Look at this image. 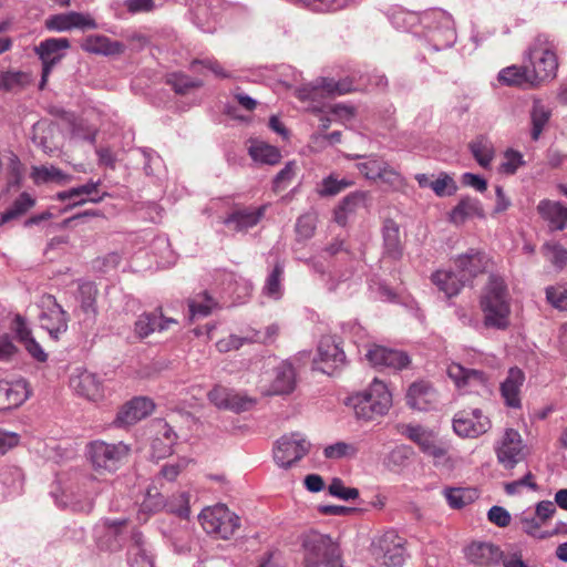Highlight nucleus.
Here are the masks:
<instances>
[{"label": "nucleus", "instance_id": "b1692460", "mask_svg": "<svg viewBox=\"0 0 567 567\" xmlns=\"http://www.w3.org/2000/svg\"><path fill=\"white\" fill-rule=\"evenodd\" d=\"M101 182L89 181L86 184L58 193L60 200H70L72 206L83 205L86 202L100 203L106 194L97 195Z\"/></svg>", "mask_w": 567, "mask_h": 567}, {"label": "nucleus", "instance_id": "bf43d9fd", "mask_svg": "<svg viewBox=\"0 0 567 567\" xmlns=\"http://www.w3.org/2000/svg\"><path fill=\"white\" fill-rule=\"evenodd\" d=\"M543 249L546 251L550 262L558 269H563L567 264V249L559 244H546Z\"/></svg>", "mask_w": 567, "mask_h": 567}, {"label": "nucleus", "instance_id": "69168bd1", "mask_svg": "<svg viewBox=\"0 0 567 567\" xmlns=\"http://www.w3.org/2000/svg\"><path fill=\"white\" fill-rule=\"evenodd\" d=\"M27 75L23 72H4L0 74V89L12 91L23 85Z\"/></svg>", "mask_w": 567, "mask_h": 567}, {"label": "nucleus", "instance_id": "a211bd4d", "mask_svg": "<svg viewBox=\"0 0 567 567\" xmlns=\"http://www.w3.org/2000/svg\"><path fill=\"white\" fill-rule=\"evenodd\" d=\"M45 27L52 31L64 32L72 29H95L97 25L89 14L71 11L51 16L47 19Z\"/></svg>", "mask_w": 567, "mask_h": 567}, {"label": "nucleus", "instance_id": "0e129e2a", "mask_svg": "<svg viewBox=\"0 0 567 567\" xmlns=\"http://www.w3.org/2000/svg\"><path fill=\"white\" fill-rule=\"evenodd\" d=\"M142 509L148 513H156L162 509H166L164 496L156 489H154V492L148 489L142 503Z\"/></svg>", "mask_w": 567, "mask_h": 567}, {"label": "nucleus", "instance_id": "4be33fe9", "mask_svg": "<svg viewBox=\"0 0 567 567\" xmlns=\"http://www.w3.org/2000/svg\"><path fill=\"white\" fill-rule=\"evenodd\" d=\"M265 210L266 206L235 209L224 219V224L234 231L244 233L261 220Z\"/></svg>", "mask_w": 567, "mask_h": 567}, {"label": "nucleus", "instance_id": "7c9ffc66", "mask_svg": "<svg viewBox=\"0 0 567 567\" xmlns=\"http://www.w3.org/2000/svg\"><path fill=\"white\" fill-rule=\"evenodd\" d=\"M434 20L436 22V27L433 31L432 39L441 47H451L456 40L454 20L452 16L445 11H437L434 13Z\"/></svg>", "mask_w": 567, "mask_h": 567}, {"label": "nucleus", "instance_id": "f704fd0d", "mask_svg": "<svg viewBox=\"0 0 567 567\" xmlns=\"http://www.w3.org/2000/svg\"><path fill=\"white\" fill-rule=\"evenodd\" d=\"M551 116V110L540 100H534L530 110V136L533 141H538L544 128L548 124Z\"/></svg>", "mask_w": 567, "mask_h": 567}, {"label": "nucleus", "instance_id": "f8f14e48", "mask_svg": "<svg viewBox=\"0 0 567 567\" xmlns=\"http://www.w3.org/2000/svg\"><path fill=\"white\" fill-rule=\"evenodd\" d=\"M489 429L491 421L480 409L460 411L453 417V430L461 437H477Z\"/></svg>", "mask_w": 567, "mask_h": 567}, {"label": "nucleus", "instance_id": "9b49d317", "mask_svg": "<svg viewBox=\"0 0 567 567\" xmlns=\"http://www.w3.org/2000/svg\"><path fill=\"white\" fill-rule=\"evenodd\" d=\"M403 434L413 441L424 454L432 456L435 462L443 460L447 454V445L441 442L432 430L409 424Z\"/></svg>", "mask_w": 567, "mask_h": 567}, {"label": "nucleus", "instance_id": "ea45409f", "mask_svg": "<svg viewBox=\"0 0 567 567\" xmlns=\"http://www.w3.org/2000/svg\"><path fill=\"white\" fill-rule=\"evenodd\" d=\"M249 155L255 162L267 165H276L281 158V154L277 147L264 142L254 143L249 147Z\"/></svg>", "mask_w": 567, "mask_h": 567}, {"label": "nucleus", "instance_id": "6e6d98bb", "mask_svg": "<svg viewBox=\"0 0 567 567\" xmlns=\"http://www.w3.org/2000/svg\"><path fill=\"white\" fill-rule=\"evenodd\" d=\"M32 176L35 183L61 182L65 178L63 172L54 166L33 167Z\"/></svg>", "mask_w": 567, "mask_h": 567}, {"label": "nucleus", "instance_id": "c9c22d12", "mask_svg": "<svg viewBox=\"0 0 567 567\" xmlns=\"http://www.w3.org/2000/svg\"><path fill=\"white\" fill-rule=\"evenodd\" d=\"M132 547L131 555L134 556L132 566L133 567H155L153 557L146 547L143 534L138 530H134L131 536Z\"/></svg>", "mask_w": 567, "mask_h": 567}, {"label": "nucleus", "instance_id": "f3484780", "mask_svg": "<svg viewBox=\"0 0 567 567\" xmlns=\"http://www.w3.org/2000/svg\"><path fill=\"white\" fill-rule=\"evenodd\" d=\"M496 455L499 464L507 470L514 468L524 458L522 440L517 431L506 430L501 445L496 449Z\"/></svg>", "mask_w": 567, "mask_h": 567}, {"label": "nucleus", "instance_id": "c85d7f7f", "mask_svg": "<svg viewBox=\"0 0 567 567\" xmlns=\"http://www.w3.org/2000/svg\"><path fill=\"white\" fill-rule=\"evenodd\" d=\"M533 74L527 66H507L498 73V81L509 86H517L524 90L538 87Z\"/></svg>", "mask_w": 567, "mask_h": 567}, {"label": "nucleus", "instance_id": "e433bc0d", "mask_svg": "<svg viewBox=\"0 0 567 567\" xmlns=\"http://www.w3.org/2000/svg\"><path fill=\"white\" fill-rule=\"evenodd\" d=\"M383 241L385 254L392 259H399L402 256V243L400 238L399 226L388 220L383 227Z\"/></svg>", "mask_w": 567, "mask_h": 567}, {"label": "nucleus", "instance_id": "39448f33", "mask_svg": "<svg viewBox=\"0 0 567 567\" xmlns=\"http://www.w3.org/2000/svg\"><path fill=\"white\" fill-rule=\"evenodd\" d=\"M198 518L207 534L221 539L230 538L240 526L239 517L224 504L204 508Z\"/></svg>", "mask_w": 567, "mask_h": 567}, {"label": "nucleus", "instance_id": "393cba45", "mask_svg": "<svg viewBox=\"0 0 567 567\" xmlns=\"http://www.w3.org/2000/svg\"><path fill=\"white\" fill-rule=\"evenodd\" d=\"M465 556L472 564L492 566L502 559V550L492 543H473L466 547Z\"/></svg>", "mask_w": 567, "mask_h": 567}, {"label": "nucleus", "instance_id": "5fc2aeb1", "mask_svg": "<svg viewBox=\"0 0 567 567\" xmlns=\"http://www.w3.org/2000/svg\"><path fill=\"white\" fill-rule=\"evenodd\" d=\"M328 492L331 496L342 501H350L359 497V489L344 486L343 481L339 477H333L331 480L328 486Z\"/></svg>", "mask_w": 567, "mask_h": 567}, {"label": "nucleus", "instance_id": "4d7b16f0", "mask_svg": "<svg viewBox=\"0 0 567 567\" xmlns=\"http://www.w3.org/2000/svg\"><path fill=\"white\" fill-rule=\"evenodd\" d=\"M546 300L556 309L565 310L567 307V287L549 286L545 290Z\"/></svg>", "mask_w": 567, "mask_h": 567}, {"label": "nucleus", "instance_id": "58836bf2", "mask_svg": "<svg viewBox=\"0 0 567 567\" xmlns=\"http://www.w3.org/2000/svg\"><path fill=\"white\" fill-rule=\"evenodd\" d=\"M468 146L480 166L487 168L494 158L493 143L487 137L481 135L472 141Z\"/></svg>", "mask_w": 567, "mask_h": 567}, {"label": "nucleus", "instance_id": "6e6552de", "mask_svg": "<svg viewBox=\"0 0 567 567\" xmlns=\"http://www.w3.org/2000/svg\"><path fill=\"white\" fill-rule=\"evenodd\" d=\"M70 48V41L66 38H50L41 41L34 48V52L42 62V74L40 89L43 90L52 69L64 58V51Z\"/></svg>", "mask_w": 567, "mask_h": 567}, {"label": "nucleus", "instance_id": "423d86ee", "mask_svg": "<svg viewBox=\"0 0 567 567\" xmlns=\"http://www.w3.org/2000/svg\"><path fill=\"white\" fill-rule=\"evenodd\" d=\"M371 553L375 561L385 567H402L404 564V539L396 532L388 530L373 540Z\"/></svg>", "mask_w": 567, "mask_h": 567}, {"label": "nucleus", "instance_id": "338daca9", "mask_svg": "<svg viewBox=\"0 0 567 567\" xmlns=\"http://www.w3.org/2000/svg\"><path fill=\"white\" fill-rule=\"evenodd\" d=\"M520 525H522V529L533 536V537H537V538H545L546 537V534H544L542 530H540V527L544 523H542L539 520V518L535 515H523L520 517Z\"/></svg>", "mask_w": 567, "mask_h": 567}, {"label": "nucleus", "instance_id": "cd10ccee", "mask_svg": "<svg viewBox=\"0 0 567 567\" xmlns=\"http://www.w3.org/2000/svg\"><path fill=\"white\" fill-rule=\"evenodd\" d=\"M209 401L215 404L218 409L231 410L235 412H241L247 410L250 401L234 394L228 389L223 386H215L208 392Z\"/></svg>", "mask_w": 567, "mask_h": 567}, {"label": "nucleus", "instance_id": "774afa93", "mask_svg": "<svg viewBox=\"0 0 567 567\" xmlns=\"http://www.w3.org/2000/svg\"><path fill=\"white\" fill-rule=\"evenodd\" d=\"M522 487H528L533 491H536L538 488L537 484L534 481V475L530 472H527L522 478L517 481H513L505 484V491L508 495L519 493Z\"/></svg>", "mask_w": 567, "mask_h": 567}, {"label": "nucleus", "instance_id": "c756f323", "mask_svg": "<svg viewBox=\"0 0 567 567\" xmlns=\"http://www.w3.org/2000/svg\"><path fill=\"white\" fill-rule=\"evenodd\" d=\"M484 218V209L481 202L473 197H463L451 210L449 219L455 225H462L470 218Z\"/></svg>", "mask_w": 567, "mask_h": 567}, {"label": "nucleus", "instance_id": "052dcab7", "mask_svg": "<svg viewBox=\"0 0 567 567\" xmlns=\"http://www.w3.org/2000/svg\"><path fill=\"white\" fill-rule=\"evenodd\" d=\"M378 179L393 188H399L404 185L403 176L396 172L388 162L383 163L380 175H378Z\"/></svg>", "mask_w": 567, "mask_h": 567}, {"label": "nucleus", "instance_id": "37998d69", "mask_svg": "<svg viewBox=\"0 0 567 567\" xmlns=\"http://www.w3.org/2000/svg\"><path fill=\"white\" fill-rule=\"evenodd\" d=\"M352 159L365 158L364 162H360L357 164L358 171L367 178L371 181H377L378 175H380L381 167L385 162L383 158L378 157L375 155L363 156V155H351L349 156Z\"/></svg>", "mask_w": 567, "mask_h": 567}, {"label": "nucleus", "instance_id": "aec40b11", "mask_svg": "<svg viewBox=\"0 0 567 567\" xmlns=\"http://www.w3.org/2000/svg\"><path fill=\"white\" fill-rule=\"evenodd\" d=\"M171 324H177L173 318H166L158 308L154 312H144L134 323V333L138 339H145L155 331H165Z\"/></svg>", "mask_w": 567, "mask_h": 567}, {"label": "nucleus", "instance_id": "a18cd8bd", "mask_svg": "<svg viewBox=\"0 0 567 567\" xmlns=\"http://www.w3.org/2000/svg\"><path fill=\"white\" fill-rule=\"evenodd\" d=\"M284 276V265L277 261L271 272L266 279L264 293L272 299H279L282 296L281 279Z\"/></svg>", "mask_w": 567, "mask_h": 567}, {"label": "nucleus", "instance_id": "e2e57ef3", "mask_svg": "<svg viewBox=\"0 0 567 567\" xmlns=\"http://www.w3.org/2000/svg\"><path fill=\"white\" fill-rule=\"evenodd\" d=\"M6 157L8 183L18 184L23 174V166L14 153H9Z\"/></svg>", "mask_w": 567, "mask_h": 567}, {"label": "nucleus", "instance_id": "8fccbe9b", "mask_svg": "<svg viewBox=\"0 0 567 567\" xmlns=\"http://www.w3.org/2000/svg\"><path fill=\"white\" fill-rule=\"evenodd\" d=\"M162 435L165 439L166 443H163L162 439L156 437L152 444L154 454L159 458L173 453V445L175 444L177 439V435L175 434L173 429L167 424L163 425Z\"/></svg>", "mask_w": 567, "mask_h": 567}, {"label": "nucleus", "instance_id": "49530a36", "mask_svg": "<svg viewBox=\"0 0 567 567\" xmlns=\"http://www.w3.org/2000/svg\"><path fill=\"white\" fill-rule=\"evenodd\" d=\"M352 185V181L348 178L339 179L333 174H331L322 179L317 188V192L321 197L334 196Z\"/></svg>", "mask_w": 567, "mask_h": 567}, {"label": "nucleus", "instance_id": "9d476101", "mask_svg": "<svg viewBox=\"0 0 567 567\" xmlns=\"http://www.w3.org/2000/svg\"><path fill=\"white\" fill-rule=\"evenodd\" d=\"M41 305L43 308L40 315L41 326L52 339L58 340L68 330V313L51 295L42 297Z\"/></svg>", "mask_w": 567, "mask_h": 567}, {"label": "nucleus", "instance_id": "4c0bfd02", "mask_svg": "<svg viewBox=\"0 0 567 567\" xmlns=\"http://www.w3.org/2000/svg\"><path fill=\"white\" fill-rule=\"evenodd\" d=\"M432 394L433 390L426 382H414L408 390L406 402L413 409L425 410Z\"/></svg>", "mask_w": 567, "mask_h": 567}, {"label": "nucleus", "instance_id": "72a5a7b5", "mask_svg": "<svg viewBox=\"0 0 567 567\" xmlns=\"http://www.w3.org/2000/svg\"><path fill=\"white\" fill-rule=\"evenodd\" d=\"M365 195L354 192L347 195L334 209V220L341 226L347 224L349 216L353 215L364 204Z\"/></svg>", "mask_w": 567, "mask_h": 567}, {"label": "nucleus", "instance_id": "603ef678", "mask_svg": "<svg viewBox=\"0 0 567 567\" xmlns=\"http://www.w3.org/2000/svg\"><path fill=\"white\" fill-rule=\"evenodd\" d=\"M166 502V511L182 518H187L189 516V495L186 492H181L176 495H173L169 499H165Z\"/></svg>", "mask_w": 567, "mask_h": 567}, {"label": "nucleus", "instance_id": "de8ad7c7", "mask_svg": "<svg viewBox=\"0 0 567 567\" xmlns=\"http://www.w3.org/2000/svg\"><path fill=\"white\" fill-rule=\"evenodd\" d=\"M258 339H260V331L251 330V333L246 337L230 334L229 337L219 340L216 343V347L219 352H229L231 350H238L245 343H255Z\"/></svg>", "mask_w": 567, "mask_h": 567}, {"label": "nucleus", "instance_id": "4468645a", "mask_svg": "<svg viewBox=\"0 0 567 567\" xmlns=\"http://www.w3.org/2000/svg\"><path fill=\"white\" fill-rule=\"evenodd\" d=\"M69 383L76 395L87 401L96 402L104 396L103 381L95 373L85 369H75Z\"/></svg>", "mask_w": 567, "mask_h": 567}, {"label": "nucleus", "instance_id": "2f4dec72", "mask_svg": "<svg viewBox=\"0 0 567 567\" xmlns=\"http://www.w3.org/2000/svg\"><path fill=\"white\" fill-rule=\"evenodd\" d=\"M296 386V372L291 363L282 362L276 369V377L271 384L272 393L289 394Z\"/></svg>", "mask_w": 567, "mask_h": 567}, {"label": "nucleus", "instance_id": "13d9d810", "mask_svg": "<svg viewBox=\"0 0 567 567\" xmlns=\"http://www.w3.org/2000/svg\"><path fill=\"white\" fill-rule=\"evenodd\" d=\"M525 164L523 154L515 150H507L504 154V161L501 171L505 174L513 175Z\"/></svg>", "mask_w": 567, "mask_h": 567}, {"label": "nucleus", "instance_id": "dca6fc26", "mask_svg": "<svg viewBox=\"0 0 567 567\" xmlns=\"http://www.w3.org/2000/svg\"><path fill=\"white\" fill-rule=\"evenodd\" d=\"M367 360L377 369L402 370L410 364L406 352L382 346H373L365 354Z\"/></svg>", "mask_w": 567, "mask_h": 567}, {"label": "nucleus", "instance_id": "20e7f679", "mask_svg": "<svg viewBox=\"0 0 567 567\" xmlns=\"http://www.w3.org/2000/svg\"><path fill=\"white\" fill-rule=\"evenodd\" d=\"M305 567H321L328 560L340 556V547L329 535L309 530L300 537Z\"/></svg>", "mask_w": 567, "mask_h": 567}, {"label": "nucleus", "instance_id": "a878e982", "mask_svg": "<svg viewBox=\"0 0 567 567\" xmlns=\"http://www.w3.org/2000/svg\"><path fill=\"white\" fill-rule=\"evenodd\" d=\"M537 212L553 230H564L567 227V207L558 202L543 199L537 205Z\"/></svg>", "mask_w": 567, "mask_h": 567}, {"label": "nucleus", "instance_id": "864d4df0", "mask_svg": "<svg viewBox=\"0 0 567 567\" xmlns=\"http://www.w3.org/2000/svg\"><path fill=\"white\" fill-rule=\"evenodd\" d=\"M431 189L436 196L444 197L455 194L457 186L449 174L442 172L435 181H432Z\"/></svg>", "mask_w": 567, "mask_h": 567}, {"label": "nucleus", "instance_id": "c03bdc74", "mask_svg": "<svg viewBox=\"0 0 567 567\" xmlns=\"http://www.w3.org/2000/svg\"><path fill=\"white\" fill-rule=\"evenodd\" d=\"M217 307V302L206 291L188 300V308L192 318L206 317L213 309Z\"/></svg>", "mask_w": 567, "mask_h": 567}, {"label": "nucleus", "instance_id": "7ed1b4c3", "mask_svg": "<svg viewBox=\"0 0 567 567\" xmlns=\"http://www.w3.org/2000/svg\"><path fill=\"white\" fill-rule=\"evenodd\" d=\"M528 58L532 64V69H529L532 78L538 86L556 76L558 70L556 45L548 35L539 34L535 38L528 49Z\"/></svg>", "mask_w": 567, "mask_h": 567}, {"label": "nucleus", "instance_id": "bb28decb", "mask_svg": "<svg viewBox=\"0 0 567 567\" xmlns=\"http://www.w3.org/2000/svg\"><path fill=\"white\" fill-rule=\"evenodd\" d=\"M81 48L85 52L101 55H118L125 50V45L122 42L112 41L110 38L100 34L86 37Z\"/></svg>", "mask_w": 567, "mask_h": 567}, {"label": "nucleus", "instance_id": "412c9836", "mask_svg": "<svg viewBox=\"0 0 567 567\" xmlns=\"http://www.w3.org/2000/svg\"><path fill=\"white\" fill-rule=\"evenodd\" d=\"M153 410L154 404L150 399L135 398L121 408L114 423L117 426L132 425L150 415Z\"/></svg>", "mask_w": 567, "mask_h": 567}, {"label": "nucleus", "instance_id": "2eb2a0df", "mask_svg": "<svg viewBox=\"0 0 567 567\" xmlns=\"http://www.w3.org/2000/svg\"><path fill=\"white\" fill-rule=\"evenodd\" d=\"M454 262L458 276L466 282L487 271L492 259L485 251L470 248L466 252L458 255Z\"/></svg>", "mask_w": 567, "mask_h": 567}, {"label": "nucleus", "instance_id": "5701e85b", "mask_svg": "<svg viewBox=\"0 0 567 567\" xmlns=\"http://www.w3.org/2000/svg\"><path fill=\"white\" fill-rule=\"evenodd\" d=\"M525 381L524 372L517 368L513 367L508 370L505 380L501 383V394L505 401V404L509 408H520V388L523 386Z\"/></svg>", "mask_w": 567, "mask_h": 567}, {"label": "nucleus", "instance_id": "3c124183", "mask_svg": "<svg viewBox=\"0 0 567 567\" xmlns=\"http://www.w3.org/2000/svg\"><path fill=\"white\" fill-rule=\"evenodd\" d=\"M358 454V447L352 443L343 441L336 442L324 447L323 455L326 458L340 460L343 457H354Z\"/></svg>", "mask_w": 567, "mask_h": 567}, {"label": "nucleus", "instance_id": "f257e3e1", "mask_svg": "<svg viewBox=\"0 0 567 567\" xmlns=\"http://www.w3.org/2000/svg\"><path fill=\"white\" fill-rule=\"evenodd\" d=\"M484 324L487 328L505 330L509 326L511 306L507 286L497 275H491L481 298Z\"/></svg>", "mask_w": 567, "mask_h": 567}, {"label": "nucleus", "instance_id": "79ce46f5", "mask_svg": "<svg viewBox=\"0 0 567 567\" xmlns=\"http://www.w3.org/2000/svg\"><path fill=\"white\" fill-rule=\"evenodd\" d=\"M34 204V199L28 193H21L11 207L1 214L0 225L24 215Z\"/></svg>", "mask_w": 567, "mask_h": 567}, {"label": "nucleus", "instance_id": "a19ab883", "mask_svg": "<svg viewBox=\"0 0 567 567\" xmlns=\"http://www.w3.org/2000/svg\"><path fill=\"white\" fill-rule=\"evenodd\" d=\"M96 295L97 290L91 282L82 284L79 287V301L81 310L90 318L94 319L96 309Z\"/></svg>", "mask_w": 567, "mask_h": 567}, {"label": "nucleus", "instance_id": "f03ea898", "mask_svg": "<svg viewBox=\"0 0 567 567\" xmlns=\"http://www.w3.org/2000/svg\"><path fill=\"white\" fill-rule=\"evenodd\" d=\"M348 404L358 419L371 421L389 411L392 395L382 381L374 379L367 390L350 396Z\"/></svg>", "mask_w": 567, "mask_h": 567}, {"label": "nucleus", "instance_id": "6ab92c4d", "mask_svg": "<svg viewBox=\"0 0 567 567\" xmlns=\"http://www.w3.org/2000/svg\"><path fill=\"white\" fill-rule=\"evenodd\" d=\"M29 396L30 389L25 380L0 381V411L16 409L24 403Z\"/></svg>", "mask_w": 567, "mask_h": 567}, {"label": "nucleus", "instance_id": "0eeeda50", "mask_svg": "<svg viewBox=\"0 0 567 567\" xmlns=\"http://www.w3.org/2000/svg\"><path fill=\"white\" fill-rule=\"evenodd\" d=\"M87 453L95 468L112 472L128 456L130 447L122 442L110 444L104 441H94L90 443Z\"/></svg>", "mask_w": 567, "mask_h": 567}, {"label": "nucleus", "instance_id": "473e14b6", "mask_svg": "<svg viewBox=\"0 0 567 567\" xmlns=\"http://www.w3.org/2000/svg\"><path fill=\"white\" fill-rule=\"evenodd\" d=\"M432 282L444 292L446 297L456 296L464 287V280L453 271L437 270L432 277Z\"/></svg>", "mask_w": 567, "mask_h": 567}, {"label": "nucleus", "instance_id": "1a4fd4ad", "mask_svg": "<svg viewBox=\"0 0 567 567\" xmlns=\"http://www.w3.org/2000/svg\"><path fill=\"white\" fill-rule=\"evenodd\" d=\"M310 444L298 433L281 436L274 449V460L282 468H289L309 451Z\"/></svg>", "mask_w": 567, "mask_h": 567}, {"label": "nucleus", "instance_id": "680f3d73", "mask_svg": "<svg viewBox=\"0 0 567 567\" xmlns=\"http://www.w3.org/2000/svg\"><path fill=\"white\" fill-rule=\"evenodd\" d=\"M296 174V163L288 162L285 167L275 176L272 188L275 192L285 189L292 181Z\"/></svg>", "mask_w": 567, "mask_h": 567}, {"label": "nucleus", "instance_id": "09e8293b", "mask_svg": "<svg viewBox=\"0 0 567 567\" xmlns=\"http://www.w3.org/2000/svg\"><path fill=\"white\" fill-rule=\"evenodd\" d=\"M166 83L172 86L175 93L184 95L192 89L203 85L200 80H194L184 73H172L167 75Z\"/></svg>", "mask_w": 567, "mask_h": 567}, {"label": "nucleus", "instance_id": "ddd939ff", "mask_svg": "<svg viewBox=\"0 0 567 567\" xmlns=\"http://www.w3.org/2000/svg\"><path fill=\"white\" fill-rule=\"evenodd\" d=\"M313 364L317 370L332 375L346 364V354L332 337H322L318 346V359Z\"/></svg>", "mask_w": 567, "mask_h": 567}]
</instances>
